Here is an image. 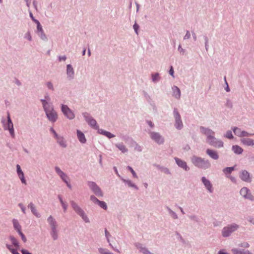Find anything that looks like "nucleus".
<instances>
[{"mask_svg": "<svg viewBox=\"0 0 254 254\" xmlns=\"http://www.w3.org/2000/svg\"><path fill=\"white\" fill-rule=\"evenodd\" d=\"M62 111L68 119L71 120L74 118V114L66 105H62Z\"/></svg>", "mask_w": 254, "mask_h": 254, "instance_id": "6", "label": "nucleus"}, {"mask_svg": "<svg viewBox=\"0 0 254 254\" xmlns=\"http://www.w3.org/2000/svg\"><path fill=\"white\" fill-rule=\"evenodd\" d=\"M126 182L127 183L128 186L129 187H135V185L133 184L130 181H127Z\"/></svg>", "mask_w": 254, "mask_h": 254, "instance_id": "50", "label": "nucleus"}, {"mask_svg": "<svg viewBox=\"0 0 254 254\" xmlns=\"http://www.w3.org/2000/svg\"><path fill=\"white\" fill-rule=\"evenodd\" d=\"M100 133L106 135L109 138L114 137V135L113 134H112L111 133L108 131L101 130V132Z\"/></svg>", "mask_w": 254, "mask_h": 254, "instance_id": "34", "label": "nucleus"}, {"mask_svg": "<svg viewBox=\"0 0 254 254\" xmlns=\"http://www.w3.org/2000/svg\"><path fill=\"white\" fill-rule=\"evenodd\" d=\"M148 124L150 126V127H153V123L151 121H148Z\"/></svg>", "mask_w": 254, "mask_h": 254, "instance_id": "59", "label": "nucleus"}, {"mask_svg": "<svg viewBox=\"0 0 254 254\" xmlns=\"http://www.w3.org/2000/svg\"><path fill=\"white\" fill-rule=\"evenodd\" d=\"M16 168H17V172L18 175L19 174H21V173H23L19 165H16Z\"/></svg>", "mask_w": 254, "mask_h": 254, "instance_id": "47", "label": "nucleus"}, {"mask_svg": "<svg viewBox=\"0 0 254 254\" xmlns=\"http://www.w3.org/2000/svg\"><path fill=\"white\" fill-rule=\"evenodd\" d=\"M7 129L9 130V132L12 136L14 135V129L13 124L10 118V115L8 113H7Z\"/></svg>", "mask_w": 254, "mask_h": 254, "instance_id": "12", "label": "nucleus"}, {"mask_svg": "<svg viewBox=\"0 0 254 254\" xmlns=\"http://www.w3.org/2000/svg\"><path fill=\"white\" fill-rule=\"evenodd\" d=\"M28 207V208H30L32 212L35 216H36L37 217H40V213L37 211V209L35 208L34 206V205L32 203H30V204H29Z\"/></svg>", "mask_w": 254, "mask_h": 254, "instance_id": "21", "label": "nucleus"}, {"mask_svg": "<svg viewBox=\"0 0 254 254\" xmlns=\"http://www.w3.org/2000/svg\"><path fill=\"white\" fill-rule=\"evenodd\" d=\"M127 169L128 170H129L131 172V173L132 174V175H133L134 178H137V177L136 174L135 173L134 171L133 170V169L131 167L128 166L127 167Z\"/></svg>", "mask_w": 254, "mask_h": 254, "instance_id": "40", "label": "nucleus"}, {"mask_svg": "<svg viewBox=\"0 0 254 254\" xmlns=\"http://www.w3.org/2000/svg\"><path fill=\"white\" fill-rule=\"evenodd\" d=\"M66 72L68 76L72 77L74 75V70L70 64L67 65Z\"/></svg>", "mask_w": 254, "mask_h": 254, "instance_id": "25", "label": "nucleus"}, {"mask_svg": "<svg viewBox=\"0 0 254 254\" xmlns=\"http://www.w3.org/2000/svg\"><path fill=\"white\" fill-rule=\"evenodd\" d=\"M174 116L176 120L175 127L178 129H181L183 127V124L180 115L176 110H174Z\"/></svg>", "mask_w": 254, "mask_h": 254, "instance_id": "9", "label": "nucleus"}, {"mask_svg": "<svg viewBox=\"0 0 254 254\" xmlns=\"http://www.w3.org/2000/svg\"><path fill=\"white\" fill-rule=\"evenodd\" d=\"M18 175L20 179L21 180L22 183L26 184V180H25V178H24V175L23 172L21 173V174H19Z\"/></svg>", "mask_w": 254, "mask_h": 254, "instance_id": "37", "label": "nucleus"}, {"mask_svg": "<svg viewBox=\"0 0 254 254\" xmlns=\"http://www.w3.org/2000/svg\"><path fill=\"white\" fill-rule=\"evenodd\" d=\"M200 129L201 132L206 136V141L207 143H209V141H210L212 140H215V137L214 136L215 132L213 130L208 128H206L203 127H201Z\"/></svg>", "mask_w": 254, "mask_h": 254, "instance_id": "3", "label": "nucleus"}, {"mask_svg": "<svg viewBox=\"0 0 254 254\" xmlns=\"http://www.w3.org/2000/svg\"><path fill=\"white\" fill-rule=\"evenodd\" d=\"M7 248L13 254H20L17 252L16 249H12L11 246L7 244L6 245Z\"/></svg>", "mask_w": 254, "mask_h": 254, "instance_id": "33", "label": "nucleus"}, {"mask_svg": "<svg viewBox=\"0 0 254 254\" xmlns=\"http://www.w3.org/2000/svg\"><path fill=\"white\" fill-rule=\"evenodd\" d=\"M37 29L38 30L40 31H42V28L41 26L40 25V26L38 27V24H37Z\"/></svg>", "mask_w": 254, "mask_h": 254, "instance_id": "58", "label": "nucleus"}, {"mask_svg": "<svg viewBox=\"0 0 254 254\" xmlns=\"http://www.w3.org/2000/svg\"><path fill=\"white\" fill-rule=\"evenodd\" d=\"M66 58L65 56H63V57H60L59 58V60L60 61H65Z\"/></svg>", "mask_w": 254, "mask_h": 254, "instance_id": "53", "label": "nucleus"}, {"mask_svg": "<svg viewBox=\"0 0 254 254\" xmlns=\"http://www.w3.org/2000/svg\"><path fill=\"white\" fill-rule=\"evenodd\" d=\"M21 252H22V254H31L27 250H22L21 251Z\"/></svg>", "mask_w": 254, "mask_h": 254, "instance_id": "51", "label": "nucleus"}, {"mask_svg": "<svg viewBox=\"0 0 254 254\" xmlns=\"http://www.w3.org/2000/svg\"><path fill=\"white\" fill-rule=\"evenodd\" d=\"M9 239H10L11 243L13 245V246L14 247H15L16 248H18L19 245H18V243L17 241L16 240V239L13 236H10L9 237Z\"/></svg>", "mask_w": 254, "mask_h": 254, "instance_id": "31", "label": "nucleus"}, {"mask_svg": "<svg viewBox=\"0 0 254 254\" xmlns=\"http://www.w3.org/2000/svg\"><path fill=\"white\" fill-rule=\"evenodd\" d=\"M90 199L95 203H98L99 200H98L96 197L93 195L90 196Z\"/></svg>", "mask_w": 254, "mask_h": 254, "instance_id": "44", "label": "nucleus"}, {"mask_svg": "<svg viewBox=\"0 0 254 254\" xmlns=\"http://www.w3.org/2000/svg\"><path fill=\"white\" fill-rule=\"evenodd\" d=\"M41 38L44 39V38H46V36L45 35H43V36H42Z\"/></svg>", "mask_w": 254, "mask_h": 254, "instance_id": "61", "label": "nucleus"}, {"mask_svg": "<svg viewBox=\"0 0 254 254\" xmlns=\"http://www.w3.org/2000/svg\"><path fill=\"white\" fill-rule=\"evenodd\" d=\"M85 51H86V50H85V49H84V50H83V55H85Z\"/></svg>", "mask_w": 254, "mask_h": 254, "instance_id": "63", "label": "nucleus"}, {"mask_svg": "<svg viewBox=\"0 0 254 254\" xmlns=\"http://www.w3.org/2000/svg\"><path fill=\"white\" fill-rule=\"evenodd\" d=\"M233 130L234 132V133L239 136V137H242V131L240 128H239L237 127H234L233 128Z\"/></svg>", "mask_w": 254, "mask_h": 254, "instance_id": "30", "label": "nucleus"}, {"mask_svg": "<svg viewBox=\"0 0 254 254\" xmlns=\"http://www.w3.org/2000/svg\"><path fill=\"white\" fill-rule=\"evenodd\" d=\"M84 116L86 118V122L93 127H94L95 128H97L98 127L97 126V123L96 121L92 119L91 117H86L84 115Z\"/></svg>", "mask_w": 254, "mask_h": 254, "instance_id": "17", "label": "nucleus"}, {"mask_svg": "<svg viewBox=\"0 0 254 254\" xmlns=\"http://www.w3.org/2000/svg\"><path fill=\"white\" fill-rule=\"evenodd\" d=\"M232 150L234 153L238 154H242L243 151V148L238 145H233L232 146Z\"/></svg>", "mask_w": 254, "mask_h": 254, "instance_id": "24", "label": "nucleus"}, {"mask_svg": "<svg viewBox=\"0 0 254 254\" xmlns=\"http://www.w3.org/2000/svg\"><path fill=\"white\" fill-rule=\"evenodd\" d=\"M234 170V167H227L223 169V172L226 174H230Z\"/></svg>", "mask_w": 254, "mask_h": 254, "instance_id": "32", "label": "nucleus"}, {"mask_svg": "<svg viewBox=\"0 0 254 254\" xmlns=\"http://www.w3.org/2000/svg\"><path fill=\"white\" fill-rule=\"evenodd\" d=\"M254 133H249L246 131H243L242 133V137L248 136L253 135Z\"/></svg>", "mask_w": 254, "mask_h": 254, "instance_id": "42", "label": "nucleus"}, {"mask_svg": "<svg viewBox=\"0 0 254 254\" xmlns=\"http://www.w3.org/2000/svg\"><path fill=\"white\" fill-rule=\"evenodd\" d=\"M175 161H176L177 164H178V165L179 166L183 168L184 169H185L186 171L189 169L186 162H185L178 158H175Z\"/></svg>", "mask_w": 254, "mask_h": 254, "instance_id": "15", "label": "nucleus"}, {"mask_svg": "<svg viewBox=\"0 0 254 254\" xmlns=\"http://www.w3.org/2000/svg\"><path fill=\"white\" fill-rule=\"evenodd\" d=\"M224 79H225V82H226V84H227V87H226V90L227 92H229V91H230V89H229V88L228 84V83H227V82H226V77H225V78H224Z\"/></svg>", "mask_w": 254, "mask_h": 254, "instance_id": "54", "label": "nucleus"}, {"mask_svg": "<svg viewBox=\"0 0 254 254\" xmlns=\"http://www.w3.org/2000/svg\"><path fill=\"white\" fill-rule=\"evenodd\" d=\"M105 235L107 238H108V236L109 235V233L107 231V230H105Z\"/></svg>", "mask_w": 254, "mask_h": 254, "instance_id": "60", "label": "nucleus"}, {"mask_svg": "<svg viewBox=\"0 0 254 254\" xmlns=\"http://www.w3.org/2000/svg\"><path fill=\"white\" fill-rule=\"evenodd\" d=\"M30 16L32 18V20L34 21L37 24H38V27L40 26V22L38 20L35 19L32 13V12H30Z\"/></svg>", "mask_w": 254, "mask_h": 254, "instance_id": "43", "label": "nucleus"}, {"mask_svg": "<svg viewBox=\"0 0 254 254\" xmlns=\"http://www.w3.org/2000/svg\"><path fill=\"white\" fill-rule=\"evenodd\" d=\"M49 223L51 225L52 229H54L56 228V221L52 216H50L48 219Z\"/></svg>", "mask_w": 254, "mask_h": 254, "instance_id": "27", "label": "nucleus"}, {"mask_svg": "<svg viewBox=\"0 0 254 254\" xmlns=\"http://www.w3.org/2000/svg\"><path fill=\"white\" fill-rule=\"evenodd\" d=\"M52 231H53L52 236H53L54 239H56L57 238V234L56 232V228L54 229H52Z\"/></svg>", "mask_w": 254, "mask_h": 254, "instance_id": "46", "label": "nucleus"}, {"mask_svg": "<svg viewBox=\"0 0 254 254\" xmlns=\"http://www.w3.org/2000/svg\"><path fill=\"white\" fill-rule=\"evenodd\" d=\"M238 228V226L236 224L224 228L222 231L223 236L225 237L229 236L232 232L236 230Z\"/></svg>", "mask_w": 254, "mask_h": 254, "instance_id": "5", "label": "nucleus"}, {"mask_svg": "<svg viewBox=\"0 0 254 254\" xmlns=\"http://www.w3.org/2000/svg\"><path fill=\"white\" fill-rule=\"evenodd\" d=\"M51 131L53 132L55 137H57L58 136V134L56 132V131L53 129V128H51Z\"/></svg>", "mask_w": 254, "mask_h": 254, "instance_id": "57", "label": "nucleus"}, {"mask_svg": "<svg viewBox=\"0 0 254 254\" xmlns=\"http://www.w3.org/2000/svg\"><path fill=\"white\" fill-rule=\"evenodd\" d=\"M208 143L210 145L217 148H220L223 146V142L221 140H217L216 138L215 140H212L211 141H209Z\"/></svg>", "mask_w": 254, "mask_h": 254, "instance_id": "14", "label": "nucleus"}, {"mask_svg": "<svg viewBox=\"0 0 254 254\" xmlns=\"http://www.w3.org/2000/svg\"><path fill=\"white\" fill-rule=\"evenodd\" d=\"M58 197L60 200L61 203L62 205V206L64 209V211H65L66 210L67 205L64 202L60 195H59Z\"/></svg>", "mask_w": 254, "mask_h": 254, "instance_id": "35", "label": "nucleus"}, {"mask_svg": "<svg viewBox=\"0 0 254 254\" xmlns=\"http://www.w3.org/2000/svg\"><path fill=\"white\" fill-rule=\"evenodd\" d=\"M44 110L49 120L55 122L58 119V115L53 107L49 104L45 100H41Z\"/></svg>", "mask_w": 254, "mask_h": 254, "instance_id": "1", "label": "nucleus"}, {"mask_svg": "<svg viewBox=\"0 0 254 254\" xmlns=\"http://www.w3.org/2000/svg\"><path fill=\"white\" fill-rule=\"evenodd\" d=\"M180 209H181V212H182L183 213H184V212L183 210L182 209V208H180Z\"/></svg>", "mask_w": 254, "mask_h": 254, "instance_id": "64", "label": "nucleus"}, {"mask_svg": "<svg viewBox=\"0 0 254 254\" xmlns=\"http://www.w3.org/2000/svg\"><path fill=\"white\" fill-rule=\"evenodd\" d=\"M159 79V74L158 73H155L154 74L152 75V80L154 82H156L158 81Z\"/></svg>", "mask_w": 254, "mask_h": 254, "instance_id": "41", "label": "nucleus"}, {"mask_svg": "<svg viewBox=\"0 0 254 254\" xmlns=\"http://www.w3.org/2000/svg\"><path fill=\"white\" fill-rule=\"evenodd\" d=\"M13 224L14 228L18 231V232H20L21 231V226L19 225L18 222L16 220H13Z\"/></svg>", "mask_w": 254, "mask_h": 254, "instance_id": "26", "label": "nucleus"}, {"mask_svg": "<svg viewBox=\"0 0 254 254\" xmlns=\"http://www.w3.org/2000/svg\"><path fill=\"white\" fill-rule=\"evenodd\" d=\"M191 161L195 166L202 169H207L210 166V164L208 160H204L203 159L196 156L192 157Z\"/></svg>", "mask_w": 254, "mask_h": 254, "instance_id": "2", "label": "nucleus"}, {"mask_svg": "<svg viewBox=\"0 0 254 254\" xmlns=\"http://www.w3.org/2000/svg\"><path fill=\"white\" fill-rule=\"evenodd\" d=\"M47 86L49 88L53 89V85L51 82H48L47 83Z\"/></svg>", "mask_w": 254, "mask_h": 254, "instance_id": "52", "label": "nucleus"}, {"mask_svg": "<svg viewBox=\"0 0 254 254\" xmlns=\"http://www.w3.org/2000/svg\"><path fill=\"white\" fill-rule=\"evenodd\" d=\"M169 74L172 76L173 77H174V70H173V67L171 66V68H170V69L169 70Z\"/></svg>", "mask_w": 254, "mask_h": 254, "instance_id": "48", "label": "nucleus"}, {"mask_svg": "<svg viewBox=\"0 0 254 254\" xmlns=\"http://www.w3.org/2000/svg\"><path fill=\"white\" fill-rule=\"evenodd\" d=\"M55 170H56V172L60 175V176L62 179V180L67 184V186L69 188H71L70 185L69 184H68L67 183V176L58 167H56L55 168Z\"/></svg>", "mask_w": 254, "mask_h": 254, "instance_id": "11", "label": "nucleus"}, {"mask_svg": "<svg viewBox=\"0 0 254 254\" xmlns=\"http://www.w3.org/2000/svg\"><path fill=\"white\" fill-rule=\"evenodd\" d=\"M116 146L123 153L126 152L127 151L126 146L122 143L117 144Z\"/></svg>", "mask_w": 254, "mask_h": 254, "instance_id": "29", "label": "nucleus"}, {"mask_svg": "<svg viewBox=\"0 0 254 254\" xmlns=\"http://www.w3.org/2000/svg\"><path fill=\"white\" fill-rule=\"evenodd\" d=\"M232 252L234 254H252L249 251L245 250H239L238 249H233Z\"/></svg>", "mask_w": 254, "mask_h": 254, "instance_id": "19", "label": "nucleus"}, {"mask_svg": "<svg viewBox=\"0 0 254 254\" xmlns=\"http://www.w3.org/2000/svg\"><path fill=\"white\" fill-rule=\"evenodd\" d=\"M225 136L229 139H232L233 135L230 130L227 131Z\"/></svg>", "mask_w": 254, "mask_h": 254, "instance_id": "38", "label": "nucleus"}, {"mask_svg": "<svg viewBox=\"0 0 254 254\" xmlns=\"http://www.w3.org/2000/svg\"><path fill=\"white\" fill-rule=\"evenodd\" d=\"M173 96L177 99H180L181 97V91L177 86H174L173 88Z\"/></svg>", "mask_w": 254, "mask_h": 254, "instance_id": "23", "label": "nucleus"}, {"mask_svg": "<svg viewBox=\"0 0 254 254\" xmlns=\"http://www.w3.org/2000/svg\"><path fill=\"white\" fill-rule=\"evenodd\" d=\"M241 142L245 145L253 146L254 145V140L249 138H243L241 139Z\"/></svg>", "mask_w": 254, "mask_h": 254, "instance_id": "16", "label": "nucleus"}, {"mask_svg": "<svg viewBox=\"0 0 254 254\" xmlns=\"http://www.w3.org/2000/svg\"><path fill=\"white\" fill-rule=\"evenodd\" d=\"M77 137L80 141V142L82 143H85L86 139L85 138V135L81 131L79 130H77Z\"/></svg>", "mask_w": 254, "mask_h": 254, "instance_id": "22", "label": "nucleus"}, {"mask_svg": "<svg viewBox=\"0 0 254 254\" xmlns=\"http://www.w3.org/2000/svg\"><path fill=\"white\" fill-rule=\"evenodd\" d=\"M101 208L104 209H107V205H106V203L104 202V201H99V202H98L97 203Z\"/></svg>", "mask_w": 254, "mask_h": 254, "instance_id": "36", "label": "nucleus"}, {"mask_svg": "<svg viewBox=\"0 0 254 254\" xmlns=\"http://www.w3.org/2000/svg\"><path fill=\"white\" fill-rule=\"evenodd\" d=\"M99 252L102 254H113L112 253L110 252L109 251L103 249H100L99 250Z\"/></svg>", "mask_w": 254, "mask_h": 254, "instance_id": "39", "label": "nucleus"}, {"mask_svg": "<svg viewBox=\"0 0 254 254\" xmlns=\"http://www.w3.org/2000/svg\"><path fill=\"white\" fill-rule=\"evenodd\" d=\"M190 37V33L189 31H187L185 36V38H189Z\"/></svg>", "mask_w": 254, "mask_h": 254, "instance_id": "55", "label": "nucleus"}, {"mask_svg": "<svg viewBox=\"0 0 254 254\" xmlns=\"http://www.w3.org/2000/svg\"><path fill=\"white\" fill-rule=\"evenodd\" d=\"M206 153L211 158L217 160L219 158V155L216 151L211 150L210 149H207L206 150Z\"/></svg>", "mask_w": 254, "mask_h": 254, "instance_id": "13", "label": "nucleus"}, {"mask_svg": "<svg viewBox=\"0 0 254 254\" xmlns=\"http://www.w3.org/2000/svg\"><path fill=\"white\" fill-rule=\"evenodd\" d=\"M19 206L21 207V210H22V212H23L24 213H25V208H24V207H23L22 206V204H19Z\"/></svg>", "mask_w": 254, "mask_h": 254, "instance_id": "56", "label": "nucleus"}, {"mask_svg": "<svg viewBox=\"0 0 254 254\" xmlns=\"http://www.w3.org/2000/svg\"><path fill=\"white\" fill-rule=\"evenodd\" d=\"M71 204L74 210L80 215L83 219L86 222H89L87 217L84 214V212L73 201H71Z\"/></svg>", "mask_w": 254, "mask_h": 254, "instance_id": "4", "label": "nucleus"}, {"mask_svg": "<svg viewBox=\"0 0 254 254\" xmlns=\"http://www.w3.org/2000/svg\"><path fill=\"white\" fill-rule=\"evenodd\" d=\"M150 135L151 138L158 144H161L164 141L163 138L158 133L152 132Z\"/></svg>", "mask_w": 254, "mask_h": 254, "instance_id": "10", "label": "nucleus"}, {"mask_svg": "<svg viewBox=\"0 0 254 254\" xmlns=\"http://www.w3.org/2000/svg\"><path fill=\"white\" fill-rule=\"evenodd\" d=\"M240 177L241 179L244 181H246V182L250 181L251 179L250 178L249 173L246 171H242Z\"/></svg>", "mask_w": 254, "mask_h": 254, "instance_id": "18", "label": "nucleus"}, {"mask_svg": "<svg viewBox=\"0 0 254 254\" xmlns=\"http://www.w3.org/2000/svg\"><path fill=\"white\" fill-rule=\"evenodd\" d=\"M240 194L242 196L250 200H253L254 199V197L250 193L249 190L246 187H244L241 190Z\"/></svg>", "mask_w": 254, "mask_h": 254, "instance_id": "7", "label": "nucleus"}, {"mask_svg": "<svg viewBox=\"0 0 254 254\" xmlns=\"http://www.w3.org/2000/svg\"><path fill=\"white\" fill-rule=\"evenodd\" d=\"M56 138H57L58 142H59L61 146H62L63 147H65L66 146L65 141L63 137H59L58 135L57 137H56Z\"/></svg>", "mask_w": 254, "mask_h": 254, "instance_id": "28", "label": "nucleus"}, {"mask_svg": "<svg viewBox=\"0 0 254 254\" xmlns=\"http://www.w3.org/2000/svg\"><path fill=\"white\" fill-rule=\"evenodd\" d=\"M19 234V235L21 236V239L24 242H25L26 241V237H25V236L24 235V234L22 233L21 231H20V232L18 233Z\"/></svg>", "mask_w": 254, "mask_h": 254, "instance_id": "45", "label": "nucleus"}, {"mask_svg": "<svg viewBox=\"0 0 254 254\" xmlns=\"http://www.w3.org/2000/svg\"><path fill=\"white\" fill-rule=\"evenodd\" d=\"M202 181L204 185H205V186L206 187V188L207 189V190L210 192H212V188L210 184V182L208 180H207L205 177H202Z\"/></svg>", "mask_w": 254, "mask_h": 254, "instance_id": "20", "label": "nucleus"}, {"mask_svg": "<svg viewBox=\"0 0 254 254\" xmlns=\"http://www.w3.org/2000/svg\"><path fill=\"white\" fill-rule=\"evenodd\" d=\"M231 180H232V181H235V179H234V178L233 177H231Z\"/></svg>", "mask_w": 254, "mask_h": 254, "instance_id": "62", "label": "nucleus"}, {"mask_svg": "<svg viewBox=\"0 0 254 254\" xmlns=\"http://www.w3.org/2000/svg\"><path fill=\"white\" fill-rule=\"evenodd\" d=\"M139 28V26L136 24H135L134 25H133V28L136 32V34H138L137 33V30Z\"/></svg>", "mask_w": 254, "mask_h": 254, "instance_id": "49", "label": "nucleus"}, {"mask_svg": "<svg viewBox=\"0 0 254 254\" xmlns=\"http://www.w3.org/2000/svg\"><path fill=\"white\" fill-rule=\"evenodd\" d=\"M88 185L90 188L97 196H102V192L99 188L94 182H89Z\"/></svg>", "mask_w": 254, "mask_h": 254, "instance_id": "8", "label": "nucleus"}]
</instances>
